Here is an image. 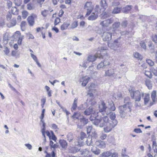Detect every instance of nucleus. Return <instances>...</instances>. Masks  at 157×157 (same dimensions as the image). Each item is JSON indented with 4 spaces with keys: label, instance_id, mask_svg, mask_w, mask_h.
I'll use <instances>...</instances> for the list:
<instances>
[{
    "label": "nucleus",
    "instance_id": "obj_1",
    "mask_svg": "<svg viewBox=\"0 0 157 157\" xmlns=\"http://www.w3.org/2000/svg\"><path fill=\"white\" fill-rule=\"evenodd\" d=\"M99 109L100 112L106 115L99 118L91 116L90 119L95 125L100 127H104L105 132H110L117 124V121L116 119V115L115 113L110 111L109 109L106 106L105 103L102 101L99 103Z\"/></svg>",
    "mask_w": 157,
    "mask_h": 157
},
{
    "label": "nucleus",
    "instance_id": "obj_2",
    "mask_svg": "<svg viewBox=\"0 0 157 157\" xmlns=\"http://www.w3.org/2000/svg\"><path fill=\"white\" fill-rule=\"evenodd\" d=\"M129 99V98H125L124 99V102L125 103H126V104L122 106H121L119 107V113L121 117L122 118H125L126 116L127 113L126 110L128 108L130 109V112L131 111L130 107L129 105V104H131V103L128 101L125 102L126 100H128Z\"/></svg>",
    "mask_w": 157,
    "mask_h": 157
},
{
    "label": "nucleus",
    "instance_id": "obj_3",
    "mask_svg": "<svg viewBox=\"0 0 157 157\" xmlns=\"http://www.w3.org/2000/svg\"><path fill=\"white\" fill-rule=\"evenodd\" d=\"M100 51H98L97 53H96L95 55L92 56L91 55H89L88 56L87 58L85 59L82 64L81 66L83 67H87V65L90 62H93L98 57L99 58H102V56L99 54Z\"/></svg>",
    "mask_w": 157,
    "mask_h": 157
},
{
    "label": "nucleus",
    "instance_id": "obj_4",
    "mask_svg": "<svg viewBox=\"0 0 157 157\" xmlns=\"http://www.w3.org/2000/svg\"><path fill=\"white\" fill-rule=\"evenodd\" d=\"M129 92L131 98L134 99L135 101H140L141 93L139 90L131 89L129 90Z\"/></svg>",
    "mask_w": 157,
    "mask_h": 157
},
{
    "label": "nucleus",
    "instance_id": "obj_5",
    "mask_svg": "<svg viewBox=\"0 0 157 157\" xmlns=\"http://www.w3.org/2000/svg\"><path fill=\"white\" fill-rule=\"evenodd\" d=\"M94 6L91 2H87L84 5V8L87 10L86 17L88 16L92 12Z\"/></svg>",
    "mask_w": 157,
    "mask_h": 157
},
{
    "label": "nucleus",
    "instance_id": "obj_6",
    "mask_svg": "<svg viewBox=\"0 0 157 157\" xmlns=\"http://www.w3.org/2000/svg\"><path fill=\"white\" fill-rule=\"evenodd\" d=\"M112 33L108 32H103L101 35L102 40L104 41L110 40L112 39Z\"/></svg>",
    "mask_w": 157,
    "mask_h": 157
},
{
    "label": "nucleus",
    "instance_id": "obj_7",
    "mask_svg": "<svg viewBox=\"0 0 157 157\" xmlns=\"http://www.w3.org/2000/svg\"><path fill=\"white\" fill-rule=\"evenodd\" d=\"M105 75L109 77H113L114 78H117V74L115 73L114 69H113L105 71Z\"/></svg>",
    "mask_w": 157,
    "mask_h": 157
},
{
    "label": "nucleus",
    "instance_id": "obj_8",
    "mask_svg": "<svg viewBox=\"0 0 157 157\" xmlns=\"http://www.w3.org/2000/svg\"><path fill=\"white\" fill-rule=\"evenodd\" d=\"M113 21L112 18L108 19L101 22L100 24L103 27H108Z\"/></svg>",
    "mask_w": 157,
    "mask_h": 157
},
{
    "label": "nucleus",
    "instance_id": "obj_9",
    "mask_svg": "<svg viewBox=\"0 0 157 157\" xmlns=\"http://www.w3.org/2000/svg\"><path fill=\"white\" fill-rule=\"evenodd\" d=\"M81 154L84 157H92L91 153L87 149L82 150L80 151Z\"/></svg>",
    "mask_w": 157,
    "mask_h": 157
},
{
    "label": "nucleus",
    "instance_id": "obj_10",
    "mask_svg": "<svg viewBox=\"0 0 157 157\" xmlns=\"http://www.w3.org/2000/svg\"><path fill=\"white\" fill-rule=\"evenodd\" d=\"M90 79V78L87 76L82 77L79 79L80 82H82V85L83 86H85Z\"/></svg>",
    "mask_w": 157,
    "mask_h": 157
},
{
    "label": "nucleus",
    "instance_id": "obj_11",
    "mask_svg": "<svg viewBox=\"0 0 157 157\" xmlns=\"http://www.w3.org/2000/svg\"><path fill=\"white\" fill-rule=\"evenodd\" d=\"M36 17L35 14H33L28 17L27 18L28 22L30 26L33 25L34 23V18Z\"/></svg>",
    "mask_w": 157,
    "mask_h": 157
},
{
    "label": "nucleus",
    "instance_id": "obj_12",
    "mask_svg": "<svg viewBox=\"0 0 157 157\" xmlns=\"http://www.w3.org/2000/svg\"><path fill=\"white\" fill-rule=\"evenodd\" d=\"M118 40L117 39L114 41L113 43H108V46L111 48L114 49L118 47Z\"/></svg>",
    "mask_w": 157,
    "mask_h": 157
},
{
    "label": "nucleus",
    "instance_id": "obj_13",
    "mask_svg": "<svg viewBox=\"0 0 157 157\" xmlns=\"http://www.w3.org/2000/svg\"><path fill=\"white\" fill-rule=\"evenodd\" d=\"M141 95L143 97H144L145 105H146L149 101V95L148 94H144L143 92H141Z\"/></svg>",
    "mask_w": 157,
    "mask_h": 157
},
{
    "label": "nucleus",
    "instance_id": "obj_14",
    "mask_svg": "<svg viewBox=\"0 0 157 157\" xmlns=\"http://www.w3.org/2000/svg\"><path fill=\"white\" fill-rule=\"evenodd\" d=\"M59 143L63 150H66L67 147V141L63 140H60L59 141Z\"/></svg>",
    "mask_w": 157,
    "mask_h": 157
},
{
    "label": "nucleus",
    "instance_id": "obj_15",
    "mask_svg": "<svg viewBox=\"0 0 157 157\" xmlns=\"http://www.w3.org/2000/svg\"><path fill=\"white\" fill-rule=\"evenodd\" d=\"M80 149L76 147H69L68 148V152L72 153H75L78 152Z\"/></svg>",
    "mask_w": 157,
    "mask_h": 157
},
{
    "label": "nucleus",
    "instance_id": "obj_16",
    "mask_svg": "<svg viewBox=\"0 0 157 157\" xmlns=\"http://www.w3.org/2000/svg\"><path fill=\"white\" fill-rule=\"evenodd\" d=\"M95 145L99 148H105V142L101 140H98L95 142Z\"/></svg>",
    "mask_w": 157,
    "mask_h": 157
},
{
    "label": "nucleus",
    "instance_id": "obj_17",
    "mask_svg": "<svg viewBox=\"0 0 157 157\" xmlns=\"http://www.w3.org/2000/svg\"><path fill=\"white\" fill-rule=\"evenodd\" d=\"M108 103L109 105L110 106V107H107L106 105V106L109 109L111 112H113L111 111H114L116 109V107L114 105V104L113 103V101L111 100L109 101Z\"/></svg>",
    "mask_w": 157,
    "mask_h": 157
},
{
    "label": "nucleus",
    "instance_id": "obj_18",
    "mask_svg": "<svg viewBox=\"0 0 157 157\" xmlns=\"http://www.w3.org/2000/svg\"><path fill=\"white\" fill-rule=\"evenodd\" d=\"M98 17V15L97 13H95L94 12H93L91 15L88 18L89 20L93 21L96 19Z\"/></svg>",
    "mask_w": 157,
    "mask_h": 157
},
{
    "label": "nucleus",
    "instance_id": "obj_19",
    "mask_svg": "<svg viewBox=\"0 0 157 157\" xmlns=\"http://www.w3.org/2000/svg\"><path fill=\"white\" fill-rule=\"evenodd\" d=\"M100 4L103 9L102 11H104L108 7V5L105 0H101L100 2Z\"/></svg>",
    "mask_w": 157,
    "mask_h": 157
},
{
    "label": "nucleus",
    "instance_id": "obj_20",
    "mask_svg": "<svg viewBox=\"0 0 157 157\" xmlns=\"http://www.w3.org/2000/svg\"><path fill=\"white\" fill-rule=\"evenodd\" d=\"M96 86L94 83H91L88 87V91L89 92H94L95 88Z\"/></svg>",
    "mask_w": 157,
    "mask_h": 157
},
{
    "label": "nucleus",
    "instance_id": "obj_21",
    "mask_svg": "<svg viewBox=\"0 0 157 157\" xmlns=\"http://www.w3.org/2000/svg\"><path fill=\"white\" fill-rule=\"evenodd\" d=\"M145 84L149 89H151L152 87V83L149 79H147L145 81Z\"/></svg>",
    "mask_w": 157,
    "mask_h": 157
},
{
    "label": "nucleus",
    "instance_id": "obj_22",
    "mask_svg": "<svg viewBox=\"0 0 157 157\" xmlns=\"http://www.w3.org/2000/svg\"><path fill=\"white\" fill-rule=\"evenodd\" d=\"M91 151L93 153L96 155L99 154L101 152V151L100 149L94 147H92L91 149Z\"/></svg>",
    "mask_w": 157,
    "mask_h": 157
},
{
    "label": "nucleus",
    "instance_id": "obj_23",
    "mask_svg": "<svg viewBox=\"0 0 157 157\" xmlns=\"http://www.w3.org/2000/svg\"><path fill=\"white\" fill-rule=\"evenodd\" d=\"M132 6H126L125 7L123 8L122 10V11L124 13H128L129 12L131 9L132 8Z\"/></svg>",
    "mask_w": 157,
    "mask_h": 157
},
{
    "label": "nucleus",
    "instance_id": "obj_24",
    "mask_svg": "<svg viewBox=\"0 0 157 157\" xmlns=\"http://www.w3.org/2000/svg\"><path fill=\"white\" fill-rule=\"evenodd\" d=\"M93 111V109L92 107H90L85 110L84 114L86 115H89L92 113Z\"/></svg>",
    "mask_w": 157,
    "mask_h": 157
},
{
    "label": "nucleus",
    "instance_id": "obj_25",
    "mask_svg": "<svg viewBox=\"0 0 157 157\" xmlns=\"http://www.w3.org/2000/svg\"><path fill=\"white\" fill-rule=\"evenodd\" d=\"M77 99L76 98H75L74 101V103H73L72 107L71 108V110L72 111L73 110H75L76 108L77 107Z\"/></svg>",
    "mask_w": 157,
    "mask_h": 157
},
{
    "label": "nucleus",
    "instance_id": "obj_26",
    "mask_svg": "<svg viewBox=\"0 0 157 157\" xmlns=\"http://www.w3.org/2000/svg\"><path fill=\"white\" fill-rule=\"evenodd\" d=\"M80 121L82 124L83 125L86 124L88 122V119H86L84 117H82V118H81Z\"/></svg>",
    "mask_w": 157,
    "mask_h": 157
},
{
    "label": "nucleus",
    "instance_id": "obj_27",
    "mask_svg": "<svg viewBox=\"0 0 157 157\" xmlns=\"http://www.w3.org/2000/svg\"><path fill=\"white\" fill-rule=\"evenodd\" d=\"M143 72L144 73L145 75L149 78H152V75L150 71H147L145 70H144Z\"/></svg>",
    "mask_w": 157,
    "mask_h": 157
},
{
    "label": "nucleus",
    "instance_id": "obj_28",
    "mask_svg": "<svg viewBox=\"0 0 157 157\" xmlns=\"http://www.w3.org/2000/svg\"><path fill=\"white\" fill-rule=\"evenodd\" d=\"M16 23V20L15 19L13 18L11 20L10 23L7 24V26L9 27H11L15 25Z\"/></svg>",
    "mask_w": 157,
    "mask_h": 157
},
{
    "label": "nucleus",
    "instance_id": "obj_29",
    "mask_svg": "<svg viewBox=\"0 0 157 157\" xmlns=\"http://www.w3.org/2000/svg\"><path fill=\"white\" fill-rule=\"evenodd\" d=\"M69 24L66 22H64L60 27L61 29L62 30H65L67 29L69 25Z\"/></svg>",
    "mask_w": 157,
    "mask_h": 157
},
{
    "label": "nucleus",
    "instance_id": "obj_30",
    "mask_svg": "<svg viewBox=\"0 0 157 157\" xmlns=\"http://www.w3.org/2000/svg\"><path fill=\"white\" fill-rule=\"evenodd\" d=\"M120 25V23L119 22H116L114 23L112 25V27L114 30L118 28Z\"/></svg>",
    "mask_w": 157,
    "mask_h": 157
},
{
    "label": "nucleus",
    "instance_id": "obj_31",
    "mask_svg": "<svg viewBox=\"0 0 157 157\" xmlns=\"http://www.w3.org/2000/svg\"><path fill=\"white\" fill-rule=\"evenodd\" d=\"M94 12L95 13H97V14L98 15L99 13L101 12V10H103V9H100L99 6L98 5H96L94 9Z\"/></svg>",
    "mask_w": 157,
    "mask_h": 157
},
{
    "label": "nucleus",
    "instance_id": "obj_32",
    "mask_svg": "<svg viewBox=\"0 0 157 157\" xmlns=\"http://www.w3.org/2000/svg\"><path fill=\"white\" fill-rule=\"evenodd\" d=\"M121 7H117L113 9L112 13H118L120 12Z\"/></svg>",
    "mask_w": 157,
    "mask_h": 157
},
{
    "label": "nucleus",
    "instance_id": "obj_33",
    "mask_svg": "<svg viewBox=\"0 0 157 157\" xmlns=\"http://www.w3.org/2000/svg\"><path fill=\"white\" fill-rule=\"evenodd\" d=\"M45 89L46 90L47 92L48 96L49 97H50L52 96V91L50 90V88L48 86H45Z\"/></svg>",
    "mask_w": 157,
    "mask_h": 157
},
{
    "label": "nucleus",
    "instance_id": "obj_34",
    "mask_svg": "<svg viewBox=\"0 0 157 157\" xmlns=\"http://www.w3.org/2000/svg\"><path fill=\"white\" fill-rule=\"evenodd\" d=\"M112 153L109 151H107L106 152H103L101 154L102 157H108L112 155Z\"/></svg>",
    "mask_w": 157,
    "mask_h": 157
},
{
    "label": "nucleus",
    "instance_id": "obj_35",
    "mask_svg": "<svg viewBox=\"0 0 157 157\" xmlns=\"http://www.w3.org/2000/svg\"><path fill=\"white\" fill-rule=\"evenodd\" d=\"M86 142L87 145H92V138L90 137H87Z\"/></svg>",
    "mask_w": 157,
    "mask_h": 157
},
{
    "label": "nucleus",
    "instance_id": "obj_36",
    "mask_svg": "<svg viewBox=\"0 0 157 157\" xmlns=\"http://www.w3.org/2000/svg\"><path fill=\"white\" fill-rule=\"evenodd\" d=\"M134 57L139 60H141L142 59V56L138 52H135L133 54Z\"/></svg>",
    "mask_w": 157,
    "mask_h": 157
},
{
    "label": "nucleus",
    "instance_id": "obj_37",
    "mask_svg": "<svg viewBox=\"0 0 157 157\" xmlns=\"http://www.w3.org/2000/svg\"><path fill=\"white\" fill-rule=\"evenodd\" d=\"M151 97L153 101L155 102L156 97V92L155 90H154L152 92Z\"/></svg>",
    "mask_w": 157,
    "mask_h": 157
},
{
    "label": "nucleus",
    "instance_id": "obj_38",
    "mask_svg": "<svg viewBox=\"0 0 157 157\" xmlns=\"http://www.w3.org/2000/svg\"><path fill=\"white\" fill-rule=\"evenodd\" d=\"M67 140L69 142H71L74 139V137L71 133H69L67 136Z\"/></svg>",
    "mask_w": 157,
    "mask_h": 157
},
{
    "label": "nucleus",
    "instance_id": "obj_39",
    "mask_svg": "<svg viewBox=\"0 0 157 157\" xmlns=\"http://www.w3.org/2000/svg\"><path fill=\"white\" fill-rule=\"evenodd\" d=\"M41 132L42 133V135L44 137V140L45 141V130L46 129V127H42L41 128Z\"/></svg>",
    "mask_w": 157,
    "mask_h": 157
},
{
    "label": "nucleus",
    "instance_id": "obj_40",
    "mask_svg": "<svg viewBox=\"0 0 157 157\" xmlns=\"http://www.w3.org/2000/svg\"><path fill=\"white\" fill-rule=\"evenodd\" d=\"M11 11L13 14H17L18 13V10L15 7H13L12 8Z\"/></svg>",
    "mask_w": 157,
    "mask_h": 157
},
{
    "label": "nucleus",
    "instance_id": "obj_41",
    "mask_svg": "<svg viewBox=\"0 0 157 157\" xmlns=\"http://www.w3.org/2000/svg\"><path fill=\"white\" fill-rule=\"evenodd\" d=\"M80 115V113H74L73 115L72 116V117L74 119H78V118L79 116Z\"/></svg>",
    "mask_w": 157,
    "mask_h": 157
},
{
    "label": "nucleus",
    "instance_id": "obj_42",
    "mask_svg": "<svg viewBox=\"0 0 157 157\" xmlns=\"http://www.w3.org/2000/svg\"><path fill=\"white\" fill-rule=\"evenodd\" d=\"M140 46L141 47L145 50L146 49V46L145 42L144 41H141L140 43Z\"/></svg>",
    "mask_w": 157,
    "mask_h": 157
},
{
    "label": "nucleus",
    "instance_id": "obj_43",
    "mask_svg": "<svg viewBox=\"0 0 157 157\" xmlns=\"http://www.w3.org/2000/svg\"><path fill=\"white\" fill-rule=\"evenodd\" d=\"M78 25V22L77 21H74L71 25V28L73 29L76 28Z\"/></svg>",
    "mask_w": 157,
    "mask_h": 157
},
{
    "label": "nucleus",
    "instance_id": "obj_44",
    "mask_svg": "<svg viewBox=\"0 0 157 157\" xmlns=\"http://www.w3.org/2000/svg\"><path fill=\"white\" fill-rule=\"evenodd\" d=\"M14 2L15 5L17 6H19L21 4V0H14Z\"/></svg>",
    "mask_w": 157,
    "mask_h": 157
},
{
    "label": "nucleus",
    "instance_id": "obj_45",
    "mask_svg": "<svg viewBox=\"0 0 157 157\" xmlns=\"http://www.w3.org/2000/svg\"><path fill=\"white\" fill-rule=\"evenodd\" d=\"M48 10H45L41 12V14L44 17H46L48 14Z\"/></svg>",
    "mask_w": 157,
    "mask_h": 157
},
{
    "label": "nucleus",
    "instance_id": "obj_46",
    "mask_svg": "<svg viewBox=\"0 0 157 157\" xmlns=\"http://www.w3.org/2000/svg\"><path fill=\"white\" fill-rule=\"evenodd\" d=\"M146 62L151 66H152L154 64V62L150 59H147Z\"/></svg>",
    "mask_w": 157,
    "mask_h": 157
},
{
    "label": "nucleus",
    "instance_id": "obj_47",
    "mask_svg": "<svg viewBox=\"0 0 157 157\" xmlns=\"http://www.w3.org/2000/svg\"><path fill=\"white\" fill-rule=\"evenodd\" d=\"M28 13L26 11H24L22 12V17L23 19H25L28 16Z\"/></svg>",
    "mask_w": 157,
    "mask_h": 157
},
{
    "label": "nucleus",
    "instance_id": "obj_48",
    "mask_svg": "<svg viewBox=\"0 0 157 157\" xmlns=\"http://www.w3.org/2000/svg\"><path fill=\"white\" fill-rule=\"evenodd\" d=\"M120 4L119 2L117 0H114L112 2V6H117Z\"/></svg>",
    "mask_w": 157,
    "mask_h": 157
},
{
    "label": "nucleus",
    "instance_id": "obj_49",
    "mask_svg": "<svg viewBox=\"0 0 157 157\" xmlns=\"http://www.w3.org/2000/svg\"><path fill=\"white\" fill-rule=\"evenodd\" d=\"M126 151V149L125 148H124L123 149L122 151L121 155L123 157L127 156L128 155L125 154Z\"/></svg>",
    "mask_w": 157,
    "mask_h": 157
},
{
    "label": "nucleus",
    "instance_id": "obj_50",
    "mask_svg": "<svg viewBox=\"0 0 157 157\" xmlns=\"http://www.w3.org/2000/svg\"><path fill=\"white\" fill-rule=\"evenodd\" d=\"M104 67V63L102 62H101L99 63L97 66V69H99L101 67Z\"/></svg>",
    "mask_w": 157,
    "mask_h": 157
},
{
    "label": "nucleus",
    "instance_id": "obj_51",
    "mask_svg": "<svg viewBox=\"0 0 157 157\" xmlns=\"http://www.w3.org/2000/svg\"><path fill=\"white\" fill-rule=\"evenodd\" d=\"M60 22V19L58 17H56L54 21V25H57Z\"/></svg>",
    "mask_w": 157,
    "mask_h": 157
},
{
    "label": "nucleus",
    "instance_id": "obj_52",
    "mask_svg": "<svg viewBox=\"0 0 157 157\" xmlns=\"http://www.w3.org/2000/svg\"><path fill=\"white\" fill-rule=\"evenodd\" d=\"M27 7L28 10H31L33 9V7L31 3L28 4L27 6Z\"/></svg>",
    "mask_w": 157,
    "mask_h": 157
},
{
    "label": "nucleus",
    "instance_id": "obj_53",
    "mask_svg": "<svg viewBox=\"0 0 157 157\" xmlns=\"http://www.w3.org/2000/svg\"><path fill=\"white\" fill-rule=\"evenodd\" d=\"M12 17V14L10 12H8L6 15V18L7 20H10Z\"/></svg>",
    "mask_w": 157,
    "mask_h": 157
},
{
    "label": "nucleus",
    "instance_id": "obj_54",
    "mask_svg": "<svg viewBox=\"0 0 157 157\" xmlns=\"http://www.w3.org/2000/svg\"><path fill=\"white\" fill-rule=\"evenodd\" d=\"M92 129L91 126H88L86 127V131L87 133H90Z\"/></svg>",
    "mask_w": 157,
    "mask_h": 157
},
{
    "label": "nucleus",
    "instance_id": "obj_55",
    "mask_svg": "<svg viewBox=\"0 0 157 157\" xmlns=\"http://www.w3.org/2000/svg\"><path fill=\"white\" fill-rule=\"evenodd\" d=\"M152 40L155 44H157V36L155 35L152 37Z\"/></svg>",
    "mask_w": 157,
    "mask_h": 157
},
{
    "label": "nucleus",
    "instance_id": "obj_56",
    "mask_svg": "<svg viewBox=\"0 0 157 157\" xmlns=\"http://www.w3.org/2000/svg\"><path fill=\"white\" fill-rule=\"evenodd\" d=\"M102 62L104 63V67L107 65H109L110 64V63L108 60H105L103 62Z\"/></svg>",
    "mask_w": 157,
    "mask_h": 157
},
{
    "label": "nucleus",
    "instance_id": "obj_57",
    "mask_svg": "<svg viewBox=\"0 0 157 157\" xmlns=\"http://www.w3.org/2000/svg\"><path fill=\"white\" fill-rule=\"evenodd\" d=\"M5 25V22L4 20L2 19L0 20V26L3 27Z\"/></svg>",
    "mask_w": 157,
    "mask_h": 157
},
{
    "label": "nucleus",
    "instance_id": "obj_58",
    "mask_svg": "<svg viewBox=\"0 0 157 157\" xmlns=\"http://www.w3.org/2000/svg\"><path fill=\"white\" fill-rule=\"evenodd\" d=\"M9 87L11 89L15 92L17 94H18L19 92L17 91V90L14 88L10 84H9Z\"/></svg>",
    "mask_w": 157,
    "mask_h": 157
},
{
    "label": "nucleus",
    "instance_id": "obj_59",
    "mask_svg": "<svg viewBox=\"0 0 157 157\" xmlns=\"http://www.w3.org/2000/svg\"><path fill=\"white\" fill-rule=\"evenodd\" d=\"M91 136L92 138L93 139H96L98 137L97 134L95 132H92Z\"/></svg>",
    "mask_w": 157,
    "mask_h": 157
},
{
    "label": "nucleus",
    "instance_id": "obj_60",
    "mask_svg": "<svg viewBox=\"0 0 157 157\" xmlns=\"http://www.w3.org/2000/svg\"><path fill=\"white\" fill-rule=\"evenodd\" d=\"M128 23L127 21H125L122 22L121 24L122 26L124 28H125L126 27Z\"/></svg>",
    "mask_w": 157,
    "mask_h": 157
},
{
    "label": "nucleus",
    "instance_id": "obj_61",
    "mask_svg": "<svg viewBox=\"0 0 157 157\" xmlns=\"http://www.w3.org/2000/svg\"><path fill=\"white\" fill-rule=\"evenodd\" d=\"M134 131L136 133H142V131L140 128H136L134 130Z\"/></svg>",
    "mask_w": 157,
    "mask_h": 157
},
{
    "label": "nucleus",
    "instance_id": "obj_62",
    "mask_svg": "<svg viewBox=\"0 0 157 157\" xmlns=\"http://www.w3.org/2000/svg\"><path fill=\"white\" fill-rule=\"evenodd\" d=\"M107 135L106 134L102 133L100 137V138L102 140L105 139Z\"/></svg>",
    "mask_w": 157,
    "mask_h": 157
},
{
    "label": "nucleus",
    "instance_id": "obj_63",
    "mask_svg": "<svg viewBox=\"0 0 157 157\" xmlns=\"http://www.w3.org/2000/svg\"><path fill=\"white\" fill-rule=\"evenodd\" d=\"M107 14L105 12L103 13L101 15V17L104 19L107 17Z\"/></svg>",
    "mask_w": 157,
    "mask_h": 157
},
{
    "label": "nucleus",
    "instance_id": "obj_64",
    "mask_svg": "<svg viewBox=\"0 0 157 157\" xmlns=\"http://www.w3.org/2000/svg\"><path fill=\"white\" fill-rule=\"evenodd\" d=\"M111 157H118V155L117 153L116 152L112 153L111 155Z\"/></svg>",
    "mask_w": 157,
    "mask_h": 157
}]
</instances>
